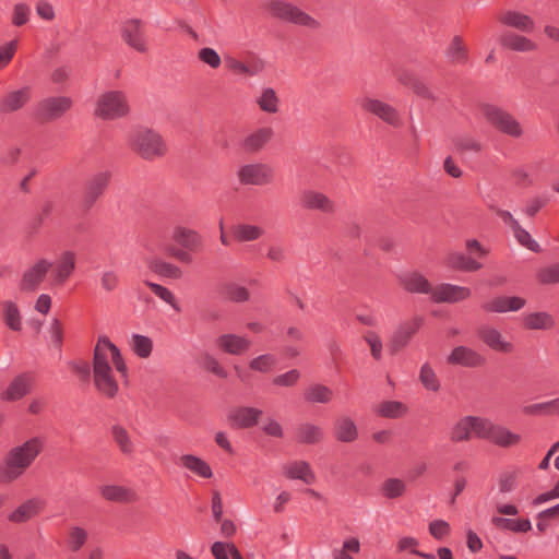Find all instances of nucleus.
<instances>
[{
	"label": "nucleus",
	"instance_id": "nucleus-1",
	"mask_svg": "<svg viewBox=\"0 0 559 559\" xmlns=\"http://www.w3.org/2000/svg\"><path fill=\"white\" fill-rule=\"evenodd\" d=\"M43 448V441L34 437L9 450L0 466V483H12L21 477L41 453Z\"/></svg>",
	"mask_w": 559,
	"mask_h": 559
},
{
	"label": "nucleus",
	"instance_id": "nucleus-2",
	"mask_svg": "<svg viewBox=\"0 0 559 559\" xmlns=\"http://www.w3.org/2000/svg\"><path fill=\"white\" fill-rule=\"evenodd\" d=\"M93 378L96 390L107 399H115L118 394V382L114 378L112 369L106 354L95 346L93 353Z\"/></svg>",
	"mask_w": 559,
	"mask_h": 559
},
{
	"label": "nucleus",
	"instance_id": "nucleus-3",
	"mask_svg": "<svg viewBox=\"0 0 559 559\" xmlns=\"http://www.w3.org/2000/svg\"><path fill=\"white\" fill-rule=\"evenodd\" d=\"M479 110L486 122L495 130L512 138L522 136L523 129L520 122L503 108L485 103L479 105Z\"/></svg>",
	"mask_w": 559,
	"mask_h": 559
},
{
	"label": "nucleus",
	"instance_id": "nucleus-4",
	"mask_svg": "<svg viewBox=\"0 0 559 559\" xmlns=\"http://www.w3.org/2000/svg\"><path fill=\"white\" fill-rule=\"evenodd\" d=\"M132 150L142 158L152 160L164 156L167 146L159 133L151 129H141L134 135Z\"/></svg>",
	"mask_w": 559,
	"mask_h": 559
},
{
	"label": "nucleus",
	"instance_id": "nucleus-5",
	"mask_svg": "<svg viewBox=\"0 0 559 559\" xmlns=\"http://www.w3.org/2000/svg\"><path fill=\"white\" fill-rule=\"evenodd\" d=\"M266 9L273 17L281 21L307 26L314 29L320 27V23L316 19L289 2L282 0H271L266 4Z\"/></svg>",
	"mask_w": 559,
	"mask_h": 559
},
{
	"label": "nucleus",
	"instance_id": "nucleus-6",
	"mask_svg": "<svg viewBox=\"0 0 559 559\" xmlns=\"http://www.w3.org/2000/svg\"><path fill=\"white\" fill-rule=\"evenodd\" d=\"M129 112L127 97L121 91H109L102 94L95 109V116L104 120H114Z\"/></svg>",
	"mask_w": 559,
	"mask_h": 559
},
{
	"label": "nucleus",
	"instance_id": "nucleus-7",
	"mask_svg": "<svg viewBox=\"0 0 559 559\" xmlns=\"http://www.w3.org/2000/svg\"><path fill=\"white\" fill-rule=\"evenodd\" d=\"M72 104V99L68 96L45 98L36 105L33 119L40 124L55 121L69 111Z\"/></svg>",
	"mask_w": 559,
	"mask_h": 559
},
{
	"label": "nucleus",
	"instance_id": "nucleus-8",
	"mask_svg": "<svg viewBox=\"0 0 559 559\" xmlns=\"http://www.w3.org/2000/svg\"><path fill=\"white\" fill-rule=\"evenodd\" d=\"M111 179V173L100 171L90 177L84 185V192L80 202V210L87 214L97 200L104 194Z\"/></svg>",
	"mask_w": 559,
	"mask_h": 559
},
{
	"label": "nucleus",
	"instance_id": "nucleus-9",
	"mask_svg": "<svg viewBox=\"0 0 559 559\" xmlns=\"http://www.w3.org/2000/svg\"><path fill=\"white\" fill-rule=\"evenodd\" d=\"M424 324V317L415 316L411 320L402 322L393 332L388 342V350L391 355H396L404 349L412 341L413 336Z\"/></svg>",
	"mask_w": 559,
	"mask_h": 559
},
{
	"label": "nucleus",
	"instance_id": "nucleus-10",
	"mask_svg": "<svg viewBox=\"0 0 559 559\" xmlns=\"http://www.w3.org/2000/svg\"><path fill=\"white\" fill-rule=\"evenodd\" d=\"M238 178L242 185L264 186L273 181L274 170L267 164H248L238 170Z\"/></svg>",
	"mask_w": 559,
	"mask_h": 559
},
{
	"label": "nucleus",
	"instance_id": "nucleus-11",
	"mask_svg": "<svg viewBox=\"0 0 559 559\" xmlns=\"http://www.w3.org/2000/svg\"><path fill=\"white\" fill-rule=\"evenodd\" d=\"M52 263L46 259H39L35 264L28 267L22 275L19 283V289L22 293H35L44 282Z\"/></svg>",
	"mask_w": 559,
	"mask_h": 559
},
{
	"label": "nucleus",
	"instance_id": "nucleus-12",
	"mask_svg": "<svg viewBox=\"0 0 559 559\" xmlns=\"http://www.w3.org/2000/svg\"><path fill=\"white\" fill-rule=\"evenodd\" d=\"M263 411L252 406H237L228 412L227 420L234 429H249L257 426Z\"/></svg>",
	"mask_w": 559,
	"mask_h": 559
},
{
	"label": "nucleus",
	"instance_id": "nucleus-13",
	"mask_svg": "<svg viewBox=\"0 0 559 559\" xmlns=\"http://www.w3.org/2000/svg\"><path fill=\"white\" fill-rule=\"evenodd\" d=\"M143 22L140 19H130L121 25L123 41L139 52H146L147 46L142 31Z\"/></svg>",
	"mask_w": 559,
	"mask_h": 559
},
{
	"label": "nucleus",
	"instance_id": "nucleus-14",
	"mask_svg": "<svg viewBox=\"0 0 559 559\" xmlns=\"http://www.w3.org/2000/svg\"><path fill=\"white\" fill-rule=\"evenodd\" d=\"M300 204L306 210H316L324 214H334L336 205L328 195L314 190H306L300 197Z\"/></svg>",
	"mask_w": 559,
	"mask_h": 559
},
{
	"label": "nucleus",
	"instance_id": "nucleus-15",
	"mask_svg": "<svg viewBox=\"0 0 559 559\" xmlns=\"http://www.w3.org/2000/svg\"><path fill=\"white\" fill-rule=\"evenodd\" d=\"M471 296V289L464 286L452 284H441L433 288L431 300L436 304L457 302L467 299Z\"/></svg>",
	"mask_w": 559,
	"mask_h": 559
},
{
	"label": "nucleus",
	"instance_id": "nucleus-16",
	"mask_svg": "<svg viewBox=\"0 0 559 559\" xmlns=\"http://www.w3.org/2000/svg\"><path fill=\"white\" fill-rule=\"evenodd\" d=\"M31 95L32 90L28 86L7 93L0 98V114L19 111L31 100Z\"/></svg>",
	"mask_w": 559,
	"mask_h": 559
},
{
	"label": "nucleus",
	"instance_id": "nucleus-17",
	"mask_svg": "<svg viewBox=\"0 0 559 559\" xmlns=\"http://www.w3.org/2000/svg\"><path fill=\"white\" fill-rule=\"evenodd\" d=\"M45 507L46 502L41 498H31L11 512L8 515V520L12 523H25L40 514Z\"/></svg>",
	"mask_w": 559,
	"mask_h": 559
},
{
	"label": "nucleus",
	"instance_id": "nucleus-18",
	"mask_svg": "<svg viewBox=\"0 0 559 559\" xmlns=\"http://www.w3.org/2000/svg\"><path fill=\"white\" fill-rule=\"evenodd\" d=\"M450 365H460L468 368L485 365L486 358L476 350L466 346H456L447 358Z\"/></svg>",
	"mask_w": 559,
	"mask_h": 559
},
{
	"label": "nucleus",
	"instance_id": "nucleus-19",
	"mask_svg": "<svg viewBox=\"0 0 559 559\" xmlns=\"http://www.w3.org/2000/svg\"><path fill=\"white\" fill-rule=\"evenodd\" d=\"M361 108L368 112L378 116L380 119L391 126H399L401 120L397 111L391 105L379 99L365 98L361 102Z\"/></svg>",
	"mask_w": 559,
	"mask_h": 559
},
{
	"label": "nucleus",
	"instance_id": "nucleus-20",
	"mask_svg": "<svg viewBox=\"0 0 559 559\" xmlns=\"http://www.w3.org/2000/svg\"><path fill=\"white\" fill-rule=\"evenodd\" d=\"M34 383V378L28 372H23L16 376L8 389L1 393V400L3 401H17L23 396L31 393Z\"/></svg>",
	"mask_w": 559,
	"mask_h": 559
},
{
	"label": "nucleus",
	"instance_id": "nucleus-21",
	"mask_svg": "<svg viewBox=\"0 0 559 559\" xmlns=\"http://www.w3.org/2000/svg\"><path fill=\"white\" fill-rule=\"evenodd\" d=\"M498 21L508 27L515 28L523 33H532L535 29L534 20L520 11L508 10L498 16Z\"/></svg>",
	"mask_w": 559,
	"mask_h": 559
},
{
	"label": "nucleus",
	"instance_id": "nucleus-22",
	"mask_svg": "<svg viewBox=\"0 0 559 559\" xmlns=\"http://www.w3.org/2000/svg\"><path fill=\"white\" fill-rule=\"evenodd\" d=\"M399 283L404 290L411 294H432V285L421 273L414 271L401 275Z\"/></svg>",
	"mask_w": 559,
	"mask_h": 559
},
{
	"label": "nucleus",
	"instance_id": "nucleus-23",
	"mask_svg": "<svg viewBox=\"0 0 559 559\" xmlns=\"http://www.w3.org/2000/svg\"><path fill=\"white\" fill-rule=\"evenodd\" d=\"M476 333L477 336L492 350L506 354L513 350L512 343L503 341L501 333L495 328L483 325L477 329Z\"/></svg>",
	"mask_w": 559,
	"mask_h": 559
},
{
	"label": "nucleus",
	"instance_id": "nucleus-24",
	"mask_svg": "<svg viewBox=\"0 0 559 559\" xmlns=\"http://www.w3.org/2000/svg\"><path fill=\"white\" fill-rule=\"evenodd\" d=\"M498 41L503 48L513 51L525 52L537 48V45L530 38L511 32L501 34Z\"/></svg>",
	"mask_w": 559,
	"mask_h": 559
},
{
	"label": "nucleus",
	"instance_id": "nucleus-25",
	"mask_svg": "<svg viewBox=\"0 0 559 559\" xmlns=\"http://www.w3.org/2000/svg\"><path fill=\"white\" fill-rule=\"evenodd\" d=\"M333 433L337 441L344 443L354 442L358 438V430L355 421L347 416L336 418L333 424Z\"/></svg>",
	"mask_w": 559,
	"mask_h": 559
},
{
	"label": "nucleus",
	"instance_id": "nucleus-26",
	"mask_svg": "<svg viewBox=\"0 0 559 559\" xmlns=\"http://www.w3.org/2000/svg\"><path fill=\"white\" fill-rule=\"evenodd\" d=\"M173 238L182 248L190 251H199L203 248L202 236L197 230L187 227L175 228Z\"/></svg>",
	"mask_w": 559,
	"mask_h": 559
},
{
	"label": "nucleus",
	"instance_id": "nucleus-27",
	"mask_svg": "<svg viewBox=\"0 0 559 559\" xmlns=\"http://www.w3.org/2000/svg\"><path fill=\"white\" fill-rule=\"evenodd\" d=\"M250 344L249 340L236 334H224L217 338L218 347L230 355H241L249 349Z\"/></svg>",
	"mask_w": 559,
	"mask_h": 559
},
{
	"label": "nucleus",
	"instance_id": "nucleus-28",
	"mask_svg": "<svg viewBox=\"0 0 559 559\" xmlns=\"http://www.w3.org/2000/svg\"><path fill=\"white\" fill-rule=\"evenodd\" d=\"M273 134L272 128H260L243 140L242 148L248 153L259 152L272 139Z\"/></svg>",
	"mask_w": 559,
	"mask_h": 559
},
{
	"label": "nucleus",
	"instance_id": "nucleus-29",
	"mask_svg": "<svg viewBox=\"0 0 559 559\" xmlns=\"http://www.w3.org/2000/svg\"><path fill=\"white\" fill-rule=\"evenodd\" d=\"M75 269V254L72 251H64L53 271V281L63 284Z\"/></svg>",
	"mask_w": 559,
	"mask_h": 559
},
{
	"label": "nucleus",
	"instance_id": "nucleus-30",
	"mask_svg": "<svg viewBox=\"0 0 559 559\" xmlns=\"http://www.w3.org/2000/svg\"><path fill=\"white\" fill-rule=\"evenodd\" d=\"M447 265L450 269L462 272H475L483 267V264L462 252H453L447 257Z\"/></svg>",
	"mask_w": 559,
	"mask_h": 559
},
{
	"label": "nucleus",
	"instance_id": "nucleus-31",
	"mask_svg": "<svg viewBox=\"0 0 559 559\" xmlns=\"http://www.w3.org/2000/svg\"><path fill=\"white\" fill-rule=\"evenodd\" d=\"M523 325L527 330H551L556 325L554 317L546 311L528 313L523 319Z\"/></svg>",
	"mask_w": 559,
	"mask_h": 559
},
{
	"label": "nucleus",
	"instance_id": "nucleus-32",
	"mask_svg": "<svg viewBox=\"0 0 559 559\" xmlns=\"http://www.w3.org/2000/svg\"><path fill=\"white\" fill-rule=\"evenodd\" d=\"M492 431L493 432L490 436L489 442L501 448H511L518 445L522 440L520 435L512 432L504 426L495 425Z\"/></svg>",
	"mask_w": 559,
	"mask_h": 559
},
{
	"label": "nucleus",
	"instance_id": "nucleus-33",
	"mask_svg": "<svg viewBox=\"0 0 559 559\" xmlns=\"http://www.w3.org/2000/svg\"><path fill=\"white\" fill-rule=\"evenodd\" d=\"M182 466L202 478H211L213 472L211 466L201 457L193 454H183L180 457Z\"/></svg>",
	"mask_w": 559,
	"mask_h": 559
},
{
	"label": "nucleus",
	"instance_id": "nucleus-34",
	"mask_svg": "<svg viewBox=\"0 0 559 559\" xmlns=\"http://www.w3.org/2000/svg\"><path fill=\"white\" fill-rule=\"evenodd\" d=\"M285 475L289 479H300L307 485L313 484L316 481V475L312 472L309 463L306 461H297L292 463L287 467Z\"/></svg>",
	"mask_w": 559,
	"mask_h": 559
},
{
	"label": "nucleus",
	"instance_id": "nucleus-35",
	"mask_svg": "<svg viewBox=\"0 0 559 559\" xmlns=\"http://www.w3.org/2000/svg\"><path fill=\"white\" fill-rule=\"evenodd\" d=\"M376 413L382 418L397 419L408 413V407L400 401H383L377 406Z\"/></svg>",
	"mask_w": 559,
	"mask_h": 559
},
{
	"label": "nucleus",
	"instance_id": "nucleus-36",
	"mask_svg": "<svg viewBox=\"0 0 559 559\" xmlns=\"http://www.w3.org/2000/svg\"><path fill=\"white\" fill-rule=\"evenodd\" d=\"M100 493L104 499L115 502H130L136 499L135 493L123 487L116 485H107L100 488Z\"/></svg>",
	"mask_w": 559,
	"mask_h": 559
},
{
	"label": "nucleus",
	"instance_id": "nucleus-37",
	"mask_svg": "<svg viewBox=\"0 0 559 559\" xmlns=\"http://www.w3.org/2000/svg\"><path fill=\"white\" fill-rule=\"evenodd\" d=\"M491 522L497 528L511 531L513 533H526L532 528L531 521L528 519L493 516Z\"/></svg>",
	"mask_w": 559,
	"mask_h": 559
},
{
	"label": "nucleus",
	"instance_id": "nucleus-38",
	"mask_svg": "<svg viewBox=\"0 0 559 559\" xmlns=\"http://www.w3.org/2000/svg\"><path fill=\"white\" fill-rule=\"evenodd\" d=\"M147 266L152 272L163 277L179 280L182 276V271L179 266L159 259H151L147 262Z\"/></svg>",
	"mask_w": 559,
	"mask_h": 559
},
{
	"label": "nucleus",
	"instance_id": "nucleus-39",
	"mask_svg": "<svg viewBox=\"0 0 559 559\" xmlns=\"http://www.w3.org/2000/svg\"><path fill=\"white\" fill-rule=\"evenodd\" d=\"M473 420L472 415L465 416L456 421L450 431V440L454 443L468 441L472 438Z\"/></svg>",
	"mask_w": 559,
	"mask_h": 559
},
{
	"label": "nucleus",
	"instance_id": "nucleus-40",
	"mask_svg": "<svg viewBox=\"0 0 559 559\" xmlns=\"http://www.w3.org/2000/svg\"><path fill=\"white\" fill-rule=\"evenodd\" d=\"M234 238L239 242L253 241L259 239L264 230L260 226L250 224H237L231 227Z\"/></svg>",
	"mask_w": 559,
	"mask_h": 559
},
{
	"label": "nucleus",
	"instance_id": "nucleus-41",
	"mask_svg": "<svg viewBox=\"0 0 559 559\" xmlns=\"http://www.w3.org/2000/svg\"><path fill=\"white\" fill-rule=\"evenodd\" d=\"M445 56L451 63H465L468 59L467 47L461 36L455 35L445 50Z\"/></svg>",
	"mask_w": 559,
	"mask_h": 559
},
{
	"label": "nucleus",
	"instance_id": "nucleus-42",
	"mask_svg": "<svg viewBox=\"0 0 559 559\" xmlns=\"http://www.w3.org/2000/svg\"><path fill=\"white\" fill-rule=\"evenodd\" d=\"M3 306V321L12 331L22 330V317L19 307L14 301L5 300Z\"/></svg>",
	"mask_w": 559,
	"mask_h": 559
},
{
	"label": "nucleus",
	"instance_id": "nucleus-43",
	"mask_svg": "<svg viewBox=\"0 0 559 559\" xmlns=\"http://www.w3.org/2000/svg\"><path fill=\"white\" fill-rule=\"evenodd\" d=\"M110 430L112 439L121 453L124 455H131L134 452V445L127 429L121 425H114Z\"/></svg>",
	"mask_w": 559,
	"mask_h": 559
},
{
	"label": "nucleus",
	"instance_id": "nucleus-44",
	"mask_svg": "<svg viewBox=\"0 0 559 559\" xmlns=\"http://www.w3.org/2000/svg\"><path fill=\"white\" fill-rule=\"evenodd\" d=\"M323 438L320 427L312 424H302L297 430V441L302 444H316Z\"/></svg>",
	"mask_w": 559,
	"mask_h": 559
},
{
	"label": "nucleus",
	"instance_id": "nucleus-45",
	"mask_svg": "<svg viewBox=\"0 0 559 559\" xmlns=\"http://www.w3.org/2000/svg\"><path fill=\"white\" fill-rule=\"evenodd\" d=\"M226 66L230 71L238 72L248 76H253L264 69V62L261 60L250 66H247L243 62L231 57L226 58Z\"/></svg>",
	"mask_w": 559,
	"mask_h": 559
},
{
	"label": "nucleus",
	"instance_id": "nucleus-46",
	"mask_svg": "<svg viewBox=\"0 0 559 559\" xmlns=\"http://www.w3.org/2000/svg\"><path fill=\"white\" fill-rule=\"evenodd\" d=\"M305 400L310 403H329L333 392L323 384H313L305 391Z\"/></svg>",
	"mask_w": 559,
	"mask_h": 559
},
{
	"label": "nucleus",
	"instance_id": "nucleus-47",
	"mask_svg": "<svg viewBox=\"0 0 559 559\" xmlns=\"http://www.w3.org/2000/svg\"><path fill=\"white\" fill-rule=\"evenodd\" d=\"M382 493L388 499L402 497L406 491L405 483L400 478H388L381 487Z\"/></svg>",
	"mask_w": 559,
	"mask_h": 559
},
{
	"label": "nucleus",
	"instance_id": "nucleus-48",
	"mask_svg": "<svg viewBox=\"0 0 559 559\" xmlns=\"http://www.w3.org/2000/svg\"><path fill=\"white\" fill-rule=\"evenodd\" d=\"M144 284L162 300L167 302L175 311L180 312L181 308L178 305L175 295L165 286L145 281Z\"/></svg>",
	"mask_w": 559,
	"mask_h": 559
},
{
	"label": "nucleus",
	"instance_id": "nucleus-49",
	"mask_svg": "<svg viewBox=\"0 0 559 559\" xmlns=\"http://www.w3.org/2000/svg\"><path fill=\"white\" fill-rule=\"evenodd\" d=\"M278 97L272 87L263 90L261 96L258 99V105L261 110L275 114L278 111Z\"/></svg>",
	"mask_w": 559,
	"mask_h": 559
},
{
	"label": "nucleus",
	"instance_id": "nucleus-50",
	"mask_svg": "<svg viewBox=\"0 0 559 559\" xmlns=\"http://www.w3.org/2000/svg\"><path fill=\"white\" fill-rule=\"evenodd\" d=\"M419 380L424 388L428 391L438 392L440 390V381L428 362L421 366Z\"/></svg>",
	"mask_w": 559,
	"mask_h": 559
},
{
	"label": "nucleus",
	"instance_id": "nucleus-51",
	"mask_svg": "<svg viewBox=\"0 0 559 559\" xmlns=\"http://www.w3.org/2000/svg\"><path fill=\"white\" fill-rule=\"evenodd\" d=\"M473 420V432L479 439L488 440L492 435L495 425L490 419L478 416H472Z\"/></svg>",
	"mask_w": 559,
	"mask_h": 559
},
{
	"label": "nucleus",
	"instance_id": "nucleus-52",
	"mask_svg": "<svg viewBox=\"0 0 559 559\" xmlns=\"http://www.w3.org/2000/svg\"><path fill=\"white\" fill-rule=\"evenodd\" d=\"M512 231L520 245L536 253L542 251L538 242L532 238L531 234L524 229L520 223L512 228Z\"/></svg>",
	"mask_w": 559,
	"mask_h": 559
},
{
	"label": "nucleus",
	"instance_id": "nucleus-53",
	"mask_svg": "<svg viewBox=\"0 0 559 559\" xmlns=\"http://www.w3.org/2000/svg\"><path fill=\"white\" fill-rule=\"evenodd\" d=\"M453 145L459 153L474 152L479 153L483 150V145L472 136L460 135L452 140Z\"/></svg>",
	"mask_w": 559,
	"mask_h": 559
},
{
	"label": "nucleus",
	"instance_id": "nucleus-54",
	"mask_svg": "<svg viewBox=\"0 0 559 559\" xmlns=\"http://www.w3.org/2000/svg\"><path fill=\"white\" fill-rule=\"evenodd\" d=\"M537 281L543 285H554L559 283V263H554L542 267L536 273Z\"/></svg>",
	"mask_w": 559,
	"mask_h": 559
},
{
	"label": "nucleus",
	"instance_id": "nucleus-55",
	"mask_svg": "<svg viewBox=\"0 0 559 559\" xmlns=\"http://www.w3.org/2000/svg\"><path fill=\"white\" fill-rule=\"evenodd\" d=\"M133 340V352L140 358H147L153 350V342L148 336L134 334Z\"/></svg>",
	"mask_w": 559,
	"mask_h": 559
},
{
	"label": "nucleus",
	"instance_id": "nucleus-56",
	"mask_svg": "<svg viewBox=\"0 0 559 559\" xmlns=\"http://www.w3.org/2000/svg\"><path fill=\"white\" fill-rule=\"evenodd\" d=\"M276 359L271 354H264L253 358L249 367L260 372H269L275 366Z\"/></svg>",
	"mask_w": 559,
	"mask_h": 559
},
{
	"label": "nucleus",
	"instance_id": "nucleus-57",
	"mask_svg": "<svg viewBox=\"0 0 559 559\" xmlns=\"http://www.w3.org/2000/svg\"><path fill=\"white\" fill-rule=\"evenodd\" d=\"M226 298L235 302L247 301L250 297L249 290L245 286L228 284L225 288Z\"/></svg>",
	"mask_w": 559,
	"mask_h": 559
},
{
	"label": "nucleus",
	"instance_id": "nucleus-58",
	"mask_svg": "<svg viewBox=\"0 0 559 559\" xmlns=\"http://www.w3.org/2000/svg\"><path fill=\"white\" fill-rule=\"evenodd\" d=\"M87 539V533L84 528L72 527L69 534V547L72 551H79Z\"/></svg>",
	"mask_w": 559,
	"mask_h": 559
},
{
	"label": "nucleus",
	"instance_id": "nucleus-59",
	"mask_svg": "<svg viewBox=\"0 0 559 559\" xmlns=\"http://www.w3.org/2000/svg\"><path fill=\"white\" fill-rule=\"evenodd\" d=\"M19 46L17 39H13L0 46V70L4 69L13 59Z\"/></svg>",
	"mask_w": 559,
	"mask_h": 559
},
{
	"label": "nucleus",
	"instance_id": "nucleus-60",
	"mask_svg": "<svg viewBox=\"0 0 559 559\" xmlns=\"http://www.w3.org/2000/svg\"><path fill=\"white\" fill-rule=\"evenodd\" d=\"M68 366L72 372L84 381L88 382L91 378V366L86 360H72L68 362Z\"/></svg>",
	"mask_w": 559,
	"mask_h": 559
},
{
	"label": "nucleus",
	"instance_id": "nucleus-61",
	"mask_svg": "<svg viewBox=\"0 0 559 559\" xmlns=\"http://www.w3.org/2000/svg\"><path fill=\"white\" fill-rule=\"evenodd\" d=\"M198 57L203 63L210 66L213 69H217L222 63L219 55L213 48H202L199 51Z\"/></svg>",
	"mask_w": 559,
	"mask_h": 559
},
{
	"label": "nucleus",
	"instance_id": "nucleus-62",
	"mask_svg": "<svg viewBox=\"0 0 559 559\" xmlns=\"http://www.w3.org/2000/svg\"><path fill=\"white\" fill-rule=\"evenodd\" d=\"M300 378V372L297 369H292L283 374L273 378L272 383L277 386H294Z\"/></svg>",
	"mask_w": 559,
	"mask_h": 559
},
{
	"label": "nucleus",
	"instance_id": "nucleus-63",
	"mask_svg": "<svg viewBox=\"0 0 559 559\" xmlns=\"http://www.w3.org/2000/svg\"><path fill=\"white\" fill-rule=\"evenodd\" d=\"M364 338L370 345L372 357L380 360L382 358V341L379 335L373 331H368Z\"/></svg>",
	"mask_w": 559,
	"mask_h": 559
},
{
	"label": "nucleus",
	"instance_id": "nucleus-64",
	"mask_svg": "<svg viewBox=\"0 0 559 559\" xmlns=\"http://www.w3.org/2000/svg\"><path fill=\"white\" fill-rule=\"evenodd\" d=\"M429 533L433 538L441 540L450 534V525L444 520H435L429 523Z\"/></svg>",
	"mask_w": 559,
	"mask_h": 559
}]
</instances>
